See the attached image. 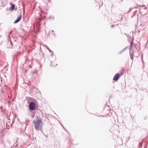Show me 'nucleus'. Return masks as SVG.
Returning a JSON list of instances; mask_svg holds the SVG:
<instances>
[{
    "label": "nucleus",
    "instance_id": "1",
    "mask_svg": "<svg viewBox=\"0 0 148 148\" xmlns=\"http://www.w3.org/2000/svg\"><path fill=\"white\" fill-rule=\"evenodd\" d=\"M36 121H34V123H35L34 127L36 130H41L42 132V129L40 127V123L42 121L41 119L40 118V117L37 115L36 116Z\"/></svg>",
    "mask_w": 148,
    "mask_h": 148
},
{
    "label": "nucleus",
    "instance_id": "2",
    "mask_svg": "<svg viewBox=\"0 0 148 148\" xmlns=\"http://www.w3.org/2000/svg\"><path fill=\"white\" fill-rule=\"evenodd\" d=\"M29 109L31 110H34L36 109V104L33 102H31L29 105Z\"/></svg>",
    "mask_w": 148,
    "mask_h": 148
},
{
    "label": "nucleus",
    "instance_id": "3",
    "mask_svg": "<svg viewBox=\"0 0 148 148\" xmlns=\"http://www.w3.org/2000/svg\"><path fill=\"white\" fill-rule=\"evenodd\" d=\"M120 75L118 73H116L114 76L113 80L115 81H117L119 78Z\"/></svg>",
    "mask_w": 148,
    "mask_h": 148
},
{
    "label": "nucleus",
    "instance_id": "4",
    "mask_svg": "<svg viewBox=\"0 0 148 148\" xmlns=\"http://www.w3.org/2000/svg\"><path fill=\"white\" fill-rule=\"evenodd\" d=\"M22 16L21 15L18 17V18L16 19L15 21L14 22V23H16L18 22L21 20V18Z\"/></svg>",
    "mask_w": 148,
    "mask_h": 148
},
{
    "label": "nucleus",
    "instance_id": "5",
    "mask_svg": "<svg viewBox=\"0 0 148 148\" xmlns=\"http://www.w3.org/2000/svg\"><path fill=\"white\" fill-rule=\"evenodd\" d=\"M11 5L10 8V10L12 11L15 8V5L14 4H11Z\"/></svg>",
    "mask_w": 148,
    "mask_h": 148
},
{
    "label": "nucleus",
    "instance_id": "6",
    "mask_svg": "<svg viewBox=\"0 0 148 148\" xmlns=\"http://www.w3.org/2000/svg\"><path fill=\"white\" fill-rule=\"evenodd\" d=\"M130 56H134V51L133 50H132H132L131 49H130Z\"/></svg>",
    "mask_w": 148,
    "mask_h": 148
},
{
    "label": "nucleus",
    "instance_id": "7",
    "mask_svg": "<svg viewBox=\"0 0 148 148\" xmlns=\"http://www.w3.org/2000/svg\"><path fill=\"white\" fill-rule=\"evenodd\" d=\"M127 49V47H125L121 51H120L119 52V53H121V52L123 51H125Z\"/></svg>",
    "mask_w": 148,
    "mask_h": 148
},
{
    "label": "nucleus",
    "instance_id": "8",
    "mask_svg": "<svg viewBox=\"0 0 148 148\" xmlns=\"http://www.w3.org/2000/svg\"><path fill=\"white\" fill-rule=\"evenodd\" d=\"M137 11V10H135L134 11V13L133 14V16H134L136 14V12Z\"/></svg>",
    "mask_w": 148,
    "mask_h": 148
},
{
    "label": "nucleus",
    "instance_id": "9",
    "mask_svg": "<svg viewBox=\"0 0 148 148\" xmlns=\"http://www.w3.org/2000/svg\"><path fill=\"white\" fill-rule=\"evenodd\" d=\"M142 7H143L144 9L146 10L147 9V7L145 5H143L142 6Z\"/></svg>",
    "mask_w": 148,
    "mask_h": 148
},
{
    "label": "nucleus",
    "instance_id": "10",
    "mask_svg": "<svg viewBox=\"0 0 148 148\" xmlns=\"http://www.w3.org/2000/svg\"><path fill=\"white\" fill-rule=\"evenodd\" d=\"M133 41L132 40L130 42V45L132 47L133 46Z\"/></svg>",
    "mask_w": 148,
    "mask_h": 148
},
{
    "label": "nucleus",
    "instance_id": "11",
    "mask_svg": "<svg viewBox=\"0 0 148 148\" xmlns=\"http://www.w3.org/2000/svg\"><path fill=\"white\" fill-rule=\"evenodd\" d=\"M52 34L54 35L55 36H56V35H55V33L54 32V31L53 30H52Z\"/></svg>",
    "mask_w": 148,
    "mask_h": 148
},
{
    "label": "nucleus",
    "instance_id": "12",
    "mask_svg": "<svg viewBox=\"0 0 148 148\" xmlns=\"http://www.w3.org/2000/svg\"><path fill=\"white\" fill-rule=\"evenodd\" d=\"M130 58H131V59L133 60V56H130Z\"/></svg>",
    "mask_w": 148,
    "mask_h": 148
},
{
    "label": "nucleus",
    "instance_id": "13",
    "mask_svg": "<svg viewBox=\"0 0 148 148\" xmlns=\"http://www.w3.org/2000/svg\"><path fill=\"white\" fill-rule=\"evenodd\" d=\"M42 18H39V21H42Z\"/></svg>",
    "mask_w": 148,
    "mask_h": 148
},
{
    "label": "nucleus",
    "instance_id": "14",
    "mask_svg": "<svg viewBox=\"0 0 148 148\" xmlns=\"http://www.w3.org/2000/svg\"><path fill=\"white\" fill-rule=\"evenodd\" d=\"M49 50L50 52H52V53H53V52L52 51H51L50 49Z\"/></svg>",
    "mask_w": 148,
    "mask_h": 148
},
{
    "label": "nucleus",
    "instance_id": "15",
    "mask_svg": "<svg viewBox=\"0 0 148 148\" xmlns=\"http://www.w3.org/2000/svg\"><path fill=\"white\" fill-rule=\"evenodd\" d=\"M39 14L40 16V17H42V14H40V13H39Z\"/></svg>",
    "mask_w": 148,
    "mask_h": 148
},
{
    "label": "nucleus",
    "instance_id": "16",
    "mask_svg": "<svg viewBox=\"0 0 148 148\" xmlns=\"http://www.w3.org/2000/svg\"><path fill=\"white\" fill-rule=\"evenodd\" d=\"M139 146L141 147V146H142V144H141L140 143H139Z\"/></svg>",
    "mask_w": 148,
    "mask_h": 148
},
{
    "label": "nucleus",
    "instance_id": "17",
    "mask_svg": "<svg viewBox=\"0 0 148 148\" xmlns=\"http://www.w3.org/2000/svg\"><path fill=\"white\" fill-rule=\"evenodd\" d=\"M52 62H51V66H53L52 65Z\"/></svg>",
    "mask_w": 148,
    "mask_h": 148
},
{
    "label": "nucleus",
    "instance_id": "18",
    "mask_svg": "<svg viewBox=\"0 0 148 148\" xmlns=\"http://www.w3.org/2000/svg\"><path fill=\"white\" fill-rule=\"evenodd\" d=\"M114 25H112L111 26V27L112 28H113V27H114Z\"/></svg>",
    "mask_w": 148,
    "mask_h": 148
},
{
    "label": "nucleus",
    "instance_id": "19",
    "mask_svg": "<svg viewBox=\"0 0 148 148\" xmlns=\"http://www.w3.org/2000/svg\"><path fill=\"white\" fill-rule=\"evenodd\" d=\"M132 9V8H131L130 9V10H129V12H130Z\"/></svg>",
    "mask_w": 148,
    "mask_h": 148
},
{
    "label": "nucleus",
    "instance_id": "20",
    "mask_svg": "<svg viewBox=\"0 0 148 148\" xmlns=\"http://www.w3.org/2000/svg\"><path fill=\"white\" fill-rule=\"evenodd\" d=\"M62 127L63 129L65 130H66L65 128L62 125Z\"/></svg>",
    "mask_w": 148,
    "mask_h": 148
},
{
    "label": "nucleus",
    "instance_id": "21",
    "mask_svg": "<svg viewBox=\"0 0 148 148\" xmlns=\"http://www.w3.org/2000/svg\"><path fill=\"white\" fill-rule=\"evenodd\" d=\"M41 12L42 13H43L44 11H43L42 10H41Z\"/></svg>",
    "mask_w": 148,
    "mask_h": 148
},
{
    "label": "nucleus",
    "instance_id": "22",
    "mask_svg": "<svg viewBox=\"0 0 148 148\" xmlns=\"http://www.w3.org/2000/svg\"><path fill=\"white\" fill-rule=\"evenodd\" d=\"M10 44L11 45H12V43L11 40L10 41Z\"/></svg>",
    "mask_w": 148,
    "mask_h": 148
},
{
    "label": "nucleus",
    "instance_id": "23",
    "mask_svg": "<svg viewBox=\"0 0 148 148\" xmlns=\"http://www.w3.org/2000/svg\"><path fill=\"white\" fill-rule=\"evenodd\" d=\"M17 145H18V144H17V143H16V145H15V147H17Z\"/></svg>",
    "mask_w": 148,
    "mask_h": 148
},
{
    "label": "nucleus",
    "instance_id": "24",
    "mask_svg": "<svg viewBox=\"0 0 148 148\" xmlns=\"http://www.w3.org/2000/svg\"><path fill=\"white\" fill-rule=\"evenodd\" d=\"M47 49H48V50H49V49H50L48 47H47Z\"/></svg>",
    "mask_w": 148,
    "mask_h": 148
},
{
    "label": "nucleus",
    "instance_id": "25",
    "mask_svg": "<svg viewBox=\"0 0 148 148\" xmlns=\"http://www.w3.org/2000/svg\"><path fill=\"white\" fill-rule=\"evenodd\" d=\"M124 73V72L123 71L122 73H121V75H122Z\"/></svg>",
    "mask_w": 148,
    "mask_h": 148
},
{
    "label": "nucleus",
    "instance_id": "26",
    "mask_svg": "<svg viewBox=\"0 0 148 148\" xmlns=\"http://www.w3.org/2000/svg\"><path fill=\"white\" fill-rule=\"evenodd\" d=\"M45 135V136L46 137H47V136H48V135Z\"/></svg>",
    "mask_w": 148,
    "mask_h": 148
},
{
    "label": "nucleus",
    "instance_id": "27",
    "mask_svg": "<svg viewBox=\"0 0 148 148\" xmlns=\"http://www.w3.org/2000/svg\"><path fill=\"white\" fill-rule=\"evenodd\" d=\"M52 53V54H51V56H53V53Z\"/></svg>",
    "mask_w": 148,
    "mask_h": 148
},
{
    "label": "nucleus",
    "instance_id": "28",
    "mask_svg": "<svg viewBox=\"0 0 148 148\" xmlns=\"http://www.w3.org/2000/svg\"><path fill=\"white\" fill-rule=\"evenodd\" d=\"M51 16H49V19H51Z\"/></svg>",
    "mask_w": 148,
    "mask_h": 148
},
{
    "label": "nucleus",
    "instance_id": "29",
    "mask_svg": "<svg viewBox=\"0 0 148 148\" xmlns=\"http://www.w3.org/2000/svg\"><path fill=\"white\" fill-rule=\"evenodd\" d=\"M136 8V7H134V8L132 9H134V8Z\"/></svg>",
    "mask_w": 148,
    "mask_h": 148
},
{
    "label": "nucleus",
    "instance_id": "30",
    "mask_svg": "<svg viewBox=\"0 0 148 148\" xmlns=\"http://www.w3.org/2000/svg\"><path fill=\"white\" fill-rule=\"evenodd\" d=\"M18 139V138H17V140H16V142H17V139Z\"/></svg>",
    "mask_w": 148,
    "mask_h": 148
},
{
    "label": "nucleus",
    "instance_id": "31",
    "mask_svg": "<svg viewBox=\"0 0 148 148\" xmlns=\"http://www.w3.org/2000/svg\"><path fill=\"white\" fill-rule=\"evenodd\" d=\"M1 91L2 92H3V90H1Z\"/></svg>",
    "mask_w": 148,
    "mask_h": 148
},
{
    "label": "nucleus",
    "instance_id": "32",
    "mask_svg": "<svg viewBox=\"0 0 148 148\" xmlns=\"http://www.w3.org/2000/svg\"><path fill=\"white\" fill-rule=\"evenodd\" d=\"M139 12H140V14H141V13L140 12V11Z\"/></svg>",
    "mask_w": 148,
    "mask_h": 148
},
{
    "label": "nucleus",
    "instance_id": "33",
    "mask_svg": "<svg viewBox=\"0 0 148 148\" xmlns=\"http://www.w3.org/2000/svg\"><path fill=\"white\" fill-rule=\"evenodd\" d=\"M44 16L45 18H46V16Z\"/></svg>",
    "mask_w": 148,
    "mask_h": 148
},
{
    "label": "nucleus",
    "instance_id": "34",
    "mask_svg": "<svg viewBox=\"0 0 148 148\" xmlns=\"http://www.w3.org/2000/svg\"><path fill=\"white\" fill-rule=\"evenodd\" d=\"M124 34H125V35L126 34H125V33H124Z\"/></svg>",
    "mask_w": 148,
    "mask_h": 148
}]
</instances>
